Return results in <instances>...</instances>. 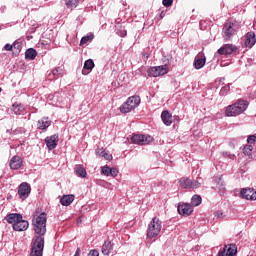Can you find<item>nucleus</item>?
<instances>
[{
  "label": "nucleus",
  "mask_w": 256,
  "mask_h": 256,
  "mask_svg": "<svg viewBox=\"0 0 256 256\" xmlns=\"http://www.w3.org/2000/svg\"><path fill=\"white\" fill-rule=\"evenodd\" d=\"M32 225L36 235L39 236L36 237L32 245L30 256H43V249L45 248V238L43 236L47 233V213H40L36 210Z\"/></svg>",
  "instance_id": "obj_1"
},
{
  "label": "nucleus",
  "mask_w": 256,
  "mask_h": 256,
  "mask_svg": "<svg viewBox=\"0 0 256 256\" xmlns=\"http://www.w3.org/2000/svg\"><path fill=\"white\" fill-rule=\"evenodd\" d=\"M249 107V102L244 99H238L234 104L226 107V117H238L241 113H245Z\"/></svg>",
  "instance_id": "obj_2"
},
{
  "label": "nucleus",
  "mask_w": 256,
  "mask_h": 256,
  "mask_svg": "<svg viewBox=\"0 0 256 256\" xmlns=\"http://www.w3.org/2000/svg\"><path fill=\"white\" fill-rule=\"evenodd\" d=\"M161 229H163V223L159 220V218L154 217L152 221L148 224L147 229V237L148 239H153L161 233Z\"/></svg>",
  "instance_id": "obj_3"
},
{
  "label": "nucleus",
  "mask_w": 256,
  "mask_h": 256,
  "mask_svg": "<svg viewBox=\"0 0 256 256\" xmlns=\"http://www.w3.org/2000/svg\"><path fill=\"white\" fill-rule=\"evenodd\" d=\"M139 103H141L139 96H131L120 106V111L121 113H131L133 109L139 107Z\"/></svg>",
  "instance_id": "obj_4"
},
{
  "label": "nucleus",
  "mask_w": 256,
  "mask_h": 256,
  "mask_svg": "<svg viewBox=\"0 0 256 256\" xmlns=\"http://www.w3.org/2000/svg\"><path fill=\"white\" fill-rule=\"evenodd\" d=\"M236 25L232 22H226L222 29V37L224 41H231L234 35L237 33Z\"/></svg>",
  "instance_id": "obj_5"
},
{
  "label": "nucleus",
  "mask_w": 256,
  "mask_h": 256,
  "mask_svg": "<svg viewBox=\"0 0 256 256\" xmlns=\"http://www.w3.org/2000/svg\"><path fill=\"white\" fill-rule=\"evenodd\" d=\"M169 73V67L167 65L154 66L148 70L149 77H161Z\"/></svg>",
  "instance_id": "obj_6"
},
{
  "label": "nucleus",
  "mask_w": 256,
  "mask_h": 256,
  "mask_svg": "<svg viewBox=\"0 0 256 256\" xmlns=\"http://www.w3.org/2000/svg\"><path fill=\"white\" fill-rule=\"evenodd\" d=\"M179 185L182 189H199V187H201V183L199 181L185 177L179 180Z\"/></svg>",
  "instance_id": "obj_7"
},
{
  "label": "nucleus",
  "mask_w": 256,
  "mask_h": 256,
  "mask_svg": "<svg viewBox=\"0 0 256 256\" xmlns=\"http://www.w3.org/2000/svg\"><path fill=\"white\" fill-rule=\"evenodd\" d=\"M131 141L136 145H149L153 141V137L150 135L135 134L132 136Z\"/></svg>",
  "instance_id": "obj_8"
},
{
  "label": "nucleus",
  "mask_w": 256,
  "mask_h": 256,
  "mask_svg": "<svg viewBox=\"0 0 256 256\" xmlns=\"http://www.w3.org/2000/svg\"><path fill=\"white\" fill-rule=\"evenodd\" d=\"M18 195L21 201H25L31 195V186L27 182H23L18 187Z\"/></svg>",
  "instance_id": "obj_9"
},
{
  "label": "nucleus",
  "mask_w": 256,
  "mask_h": 256,
  "mask_svg": "<svg viewBox=\"0 0 256 256\" xmlns=\"http://www.w3.org/2000/svg\"><path fill=\"white\" fill-rule=\"evenodd\" d=\"M217 53L218 55H233V53H237V46L233 44H224L217 50Z\"/></svg>",
  "instance_id": "obj_10"
},
{
  "label": "nucleus",
  "mask_w": 256,
  "mask_h": 256,
  "mask_svg": "<svg viewBox=\"0 0 256 256\" xmlns=\"http://www.w3.org/2000/svg\"><path fill=\"white\" fill-rule=\"evenodd\" d=\"M237 255V245L228 244L225 245L223 250L218 253V256H235Z\"/></svg>",
  "instance_id": "obj_11"
},
{
  "label": "nucleus",
  "mask_w": 256,
  "mask_h": 256,
  "mask_svg": "<svg viewBox=\"0 0 256 256\" xmlns=\"http://www.w3.org/2000/svg\"><path fill=\"white\" fill-rule=\"evenodd\" d=\"M241 195L243 199H247L248 201H256V191L253 188H244L241 190Z\"/></svg>",
  "instance_id": "obj_12"
},
{
  "label": "nucleus",
  "mask_w": 256,
  "mask_h": 256,
  "mask_svg": "<svg viewBox=\"0 0 256 256\" xmlns=\"http://www.w3.org/2000/svg\"><path fill=\"white\" fill-rule=\"evenodd\" d=\"M178 213L179 215H183L184 217H189V215L193 213V206L187 203L179 204Z\"/></svg>",
  "instance_id": "obj_13"
},
{
  "label": "nucleus",
  "mask_w": 256,
  "mask_h": 256,
  "mask_svg": "<svg viewBox=\"0 0 256 256\" xmlns=\"http://www.w3.org/2000/svg\"><path fill=\"white\" fill-rule=\"evenodd\" d=\"M45 143H46L48 149H50V151L55 149V147H57V143H59V135L54 134L52 136H48L45 139Z\"/></svg>",
  "instance_id": "obj_14"
},
{
  "label": "nucleus",
  "mask_w": 256,
  "mask_h": 256,
  "mask_svg": "<svg viewBox=\"0 0 256 256\" xmlns=\"http://www.w3.org/2000/svg\"><path fill=\"white\" fill-rule=\"evenodd\" d=\"M207 62V58L205 57V54L203 53H199L197 54V56L195 57L194 60V67L196 69H203V67H205V63Z\"/></svg>",
  "instance_id": "obj_15"
},
{
  "label": "nucleus",
  "mask_w": 256,
  "mask_h": 256,
  "mask_svg": "<svg viewBox=\"0 0 256 256\" xmlns=\"http://www.w3.org/2000/svg\"><path fill=\"white\" fill-rule=\"evenodd\" d=\"M14 231H27L29 229V222L21 218L13 224Z\"/></svg>",
  "instance_id": "obj_16"
},
{
  "label": "nucleus",
  "mask_w": 256,
  "mask_h": 256,
  "mask_svg": "<svg viewBox=\"0 0 256 256\" xmlns=\"http://www.w3.org/2000/svg\"><path fill=\"white\" fill-rule=\"evenodd\" d=\"M256 43L255 32L250 31L246 34V40L244 42L245 47L251 49Z\"/></svg>",
  "instance_id": "obj_17"
},
{
  "label": "nucleus",
  "mask_w": 256,
  "mask_h": 256,
  "mask_svg": "<svg viewBox=\"0 0 256 256\" xmlns=\"http://www.w3.org/2000/svg\"><path fill=\"white\" fill-rule=\"evenodd\" d=\"M22 165H23V159H21L19 156H14L10 159V162H9L10 169H13L14 171L17 169H21Z\"/></svg>",
  "instance_id": "obj_18"
},
{
  "label": "nucleus",
  "mask_w": 256,
  "mask_h": 256,
  "mask_svg": "<svg viewBox=\"0 0 256 256\" xmlns=\"http://www.w3.org/2000/svg\"><path fill=\"white\" fill-rule=\"evenodd\" d=\"M95 68V62L92 59H88L84 62V68L82 70V75H89L91 71Z\"/></svg>",
  "instance_id": "obj_19"
},
{
  "label": "nucleus",
  "mask_w": 256,
  "mask_h": 256,
  "mask_svg": "<svg viewBox=\"0 0 256 256\" xmlns=\"http://www.w3.org/2000/svg\"><path fill=\"white\" fill-rule=\"evenodd\" d=\"M73 201H75V195L73 194L64 195L60 199V203L64 207H69V205H71Z\"/></svg>",
  "instance_id": "obj_20"
},
{
  "label": "nucleus",
  "mask_w": 256,
  "mask_h": 256,
  "mask_svg": "<svg viewBox=\"0 0 256 256\" xmlns=\"http://www.w3.org/2000/svg\"><path fill=\"white\" fill-rule=\"evenodd\" d=\"M161 119H162L164 125L169 126V125H171L173 123V116L167 110H164L162 112Z\"/></svg>",
  "instance_id": "obj_21"
},
{
  "label": "nucleus",
  "mask_w": 256,
  "mask_h": 256,
  "mask_svg": "<svg viewBox=\"0 0 256 256\" xmlns=\"http://www.w3.org/2000/svg\"><path fill=\"white\" fill-rule=\"evenodd\" d=\"M50 126H51V121L49 120V118H42L37 123V128L41 130H45Z\"/></svg>",
  "instance_id": "obj_22"
},
{
  "label": "nucleus",
  "mask_w": 256,
  "mask_h": 256,
  "mask_svg": "<svg viewBox=\"0 0 256 256\" xmlns=\"http://www.w3.org/2000/svg\"><path fill=\"white\" fill-rule=\"evenodd\" d=\"M21 219H22V215L21 214H17V213L8 214L6 216V221L8 223H13V225H15V223H17V221H20Z\"/></svg>",
  "instance_id": "obj_23"
},
{
  "label": "nucleus",
  "mask_w": 256,
  "mask_h": 256,
  "mask_svg": "<svg viewBox=\"0 0 256 256\" xmlns=\"http://www.w3.org/2000/svg\"><path fill=\"white\" fill-rule=\"evenodd\" d=\"M113 251V244L111 241H105L102 245V255H109Z\"/></svg>",
  "instance_id": "obj_24"
},
{
  "label": "nucleus",
  "mask_w": 256,
  "mask_h": 256,
  "mask_svg": "<svg viewBox=\"0 0 256 256\" xmlns=\"http://www.w3.org/2000/svg\"><path fill=\"white\" fill-rule=\"evenodd\" d=\"M37 57V50L33 48H29L25 52V58L29 59L30 61H33Z\"/></svg>",
  "instance_id": "obj_25"
},
{
  "label": "nucleus",
  "mask_w": 256,
  "mask_h": 256,
  "mask_svg": "<svg viewBox=\"0 0 256 256\" xmlns=\"http://www.w3.org/2000/svg\"><path fill=\"white\" fill-rule=\"evenodd\" d=\"M202 201H203V199L201 198V196L194 195L191 199V205H192V207H199V205H201Z\"/></svg>",
  "instance_id": "obj_26"
},
{
  "label": "nucleus",
  "mask_w": 256,
  "mask_h": 256,
  "mask_svg": "<svg viewBox=\"0 0 256 256\" xmlns=\"http://www.w3.org/2000/svg\"><path fill=\"white\" fill-rule=\"evenodd\" d=\"M75 173L78 175V177H87V170H85L82 166H77L75 168Z\"/></svg>",
  "instance_id": "obj_27"
},
{
  "label": "nucleus",
  "mask_w": 256,
  "mask_h": 256,
  "mask_svg": "<svg viewBox=\"0 0 256 256\" xmlns=\"http://www.w3.org/2000/svg\"><path fill=\"white\" fill-rule=\"evenodd\" d=\"M12 109L15 113V115H21L23 111H25V108H23V105L21 104H13Z\"/></svg>",
  "instance_id": "obj_28"
},
{
  "label": "nucleus",
  "mask_w": 256,
  "mask_h": 256,
  "mask_svg": "<svg viewBox=\"0 0 256 256\" xmlns=\"http://www.w3.org/2000/svg\"><path fill=\"white\" fill-rule=\"evenodd\" d=\"M79 6V0H66V7L68 9H74Z\"/></svg>",
  "instance_id": "obj_29"
},
{
  "label": "nucleus",
  "mask_w": 256,
  "mask_h": 256,
  "mask_svg": "<svg viewBox=\"0 0 256 256\" xmlns=\"http://www.w3.org/2000/svg\"><path fill=\"white\" fill-rule=\"evenodd\" d=\"M244 155H247V157H251V153H253V145H246L243 149Z\"/></svg>",
  "instance_id": "obj_30"
},
{
  "label": "nucleus",
  "mask_w": 256,
  "mask_h": 256,
  "mask_svg": "<svg viewBox=\"0 0 256 256\" xmlns=\"http://www.w3.org/2000/svg\"><path fill=\"white\" fill-rule=\"evenodd\" d=\"M92 39H93V34L83 36L81 41H80V45H87V43H89V41H92Z\"/></svg>",
  "instance_id": "obj_31"
},
{
  "label": "nucleus",
  "mask_w": 256,
  "mask_h": 256,
  "mask_svg": "<svg viewBox=\"0 0 256 256\" xmlns=\"http://www.w3.org/2000/svg\"><path fill=\"white\" fill-rule=\"evenodd\" d=\"M101 173L103 175H106V177H109V175L111 174V168L109 166H104L102 167Z\"/></svg>",
  "instance_id": "obj_32"
},
{
  "label": "nucleus",
  "mask_w": 256,
  "mask_h": 256,
  "mask_svg": "<svg viewBox=\"0 0 256 256\" xmlns=\"http://www.w3.org/2000/svg\"><path fill=\"white\" fill-rule=\"evenodd\" d=\"M247 142L249 143V145H255L256 144V136L255 135H250L247 138Z\"/></svg>",
  "instance_id": "obj_33"
},
{
  "label": "nucleus",
  "mask_w": 256,
  "mask_h": 256,
  "mask_svg": "<svg viewBox=\"0 0 256 256\" xmlns=\"http://www.w3.org/2000/svg\"><path fill=\"white\" fill-rule=\"evenodd\" d=\"M52 73H53L54 77L55 76L57 77L58 75H63V68L58 67L55 70H53Z\"/></svg>",
  "instance_id": "obj_34"
},
{
  "label": "nucleus",
  "mask_w": 256,
  "mask_h": 256,
  "mask_svg": "<svg viewBox=\"0 0 256 256\" xmlns=\"http://www.w3.org/2000/svg\"><path fill=\"white\" fill-rule=\"evenodd\" d=\"M110 175L111 177H117V175H119V170L116 168H110Z\"/></svg>",
  "instance_id": "obj_35"
},
{
  "label": "nucleus",
  "mask_w": 256,
  "mask_h": 256,
  "mask_svg": "<svg viewBox=\"0 0 256 256\" xmlns=\"http://www.w3.org/2000/svg\"><path fill=\"white\" fill-rule=\"evenodd\" d=\"M96 155H98V157H103L105 155V151L103 148H97L96 149Z\"/></svg>",
  "instance_id": "obj_36"
},
{
  "label": "nucleus",
  "mask_w": 256,
  "mask_h": 256,
  "mask_svg": "<svg viewBox=\"0 0 256 256\" xmlns=\"http://www.w3.org/2000/svg\"><path fill=\"white\" fill-rule=\"evenodd\" d=\"M104 159H106V161H111L113 159V155H111V153L109 152H104Z\"/></svg>",
  "instance_id": "obj_37"
},
{
  "label": "nucleus",
  "mask_w": 256,
  "mask_h": 256,
  "mask_svg": "<svg viewBox=\"0 0 256 256\" xmlns=\"http://www.w3.org/2000/svg\"><path fill=\"white\" fill-rule=\"evenodd\" d=\"M162 4L164 7H171V5H173V0H163Z\"/></svg>",
  "instance_id": "obj_38"
},
{
  "label": "nucleus",
  "mask_w": 256,
  "mask_h": 256,
  "mask_svg": "<svg viewBox=\"0 0 256 256\" xmlns=\"http://www.w3.org/2000/svg\"><path fill=\"white\" fill-rule=\"evenodd\" d=\"M12 47H14V49H18V51H21V43H19L17 40L12 44Z\"/></svg>",
  "instance_id": "obj_39"
},
{
  "label": "nucleus",
  "mask_w": 256,
  "mask_h": 256,
  "mask_svg": "<svg viewBox=\"0 0 256 256\" xmlns=\"http://www.w3.org/2000/svg\"><path fill=\"white\" fill-rule=\"evenodd\" d=\"M215 217H217V219H223V217H225V214H223L222 211H217L215 212Z\"/></svg>",
  "instance_id": "obj_40"
},
{
  "label": "nucleus",
  "mask_w": 256,
  "mask_h": 256,
  "mask_svg": "<svg viewBox=\"0 0 256 256\" xmlns=\"http://www.w3.org/2000/svg\"><path fill=\"white\" fill-rule=\"evenodd\" d=\"M4 50L5 51H13V44L12 45L11 44H6L4 46Z\"/></svg>",
  "instance_id": "obj_41"
},
{
  "label": "nucleus",
  "mask_w": 256,
  "mask_h": 256,
  "mask_svg": "<svg viewBox=\"0 0 256 256\" xmlns=\"http://www.w3.org/2000/svg\"><path fill=\"white\" fill-rule=\"evenodd\" d=\"M88 256H99V251L97 250H91L88 254Z\"/></svg>",
  "instance_id": "obj_42"
},
{
  "label": "nucleus",
  "mask_w": 256,
  "mask_h": 256,
  "mask_svg": "<svg viewBox=\"0 0 256 256\" xmlns=\"http://www.w3.org/2000/svg\"><path fill=\"white\" fill-rule=\"evenodd\" d=\"M125 35H127V31L123 30L122 32H120V37H125Z\"/></svg>",
  "instance_id": "obj_43"
},
{
  "label": "nucleus",
  "mask_w": 256,
  "mask_h": 256,
  "mask_svg": "<svg viewBox=\"0 0 256 256\" xmlns=\"http://www.w3.org/2000/svg\"><path fill=\"white\" fill-rule=\"evenodd\" d=\"M142 55H143V57H145L146 59H149V57H150L149 53H143Z\"/></svg>",
  "instance_id": "obj_44"
},
{
  "label": "nucleus",
  "mask_w": 256,
  "mask_h": 256,
  "mask_svg": "<svg viewBox=\"0 0 256 256\" xmlns=\"http://www.w3.org/2000/svg\"><path fill=\"white\" fill-rule=\"evenodd\" d=\"M79 253H81V249H80V248H77L75 255H76V256H79Z\"/></svg>",
  "instance_id": "obj_45"
},
{
  "label": "nucleus",
  "mask_w": 256,
  "mask_h": 256,
  "mask_svg": "<svg viewBox=\"0 0 256 256\" xmlns=\"http://www.w3.org/2000/svg\"><path fill=\"white\" fill-rule=\"evenodd\" d=\"M2 89L0 88V93H1Z\"/></svg>",
  "instance_id": "obj_46"
}]
</instances>
